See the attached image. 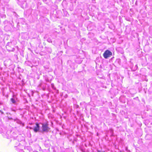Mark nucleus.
I'll use <instances>...</instances> for the list:
<instances>
[{"label": "nucleus", "mask_w": 152, "mask_h": 152, "mask_svg": "<svg viewBox=\"0 0 152 152\" xmlns=\"http://www.w3.org/2000/svg\"><path fill=\"white\" fill-rule=\"evenodd\" d=\"M28 128H29L30 129H33L34 131L35 132H37L39 130V124L37 123H36L33 126V127H28Z\"/></svg>", "instance_id": "nucleus-1"}, {"label": "nucleus", "mask_w": 152, "mask_h": 152, "mask_svg": "<svg viewBox=\"0 0 152 152\" xmlns=\"http://www.w3.org/2000/svg\"><path fill=\"white\" fill-rule=\"evenodd\" d=\"M42 130L43 132H47L50 129V128L48 127L47 124H42Z\"/></svg>", "instance_id": "nucleus-2"}, {"label": "nucleus", "mask_w": 152, "mask_h": 152, "mask_svg": "<svg viewBox=\"0 0 152 152\" xmlns=\"http://www.w3.org/2000/svg\"><path fill=\"white\" fill-rule=\"evenodd\" d=\"M112 53L110 51L107 50H106L103 54V56L105 58H107L112 55Z\"/></svg>", "instance_id": "nucleus-3"}, {"label": "nucleus", "mask_w": 152, "mask_h": 152, "mask_svg": "<svg viewBox=\"0 0 152 152\" xmlns=\"http://www.w3.org/2000/svg\"><path fill=\"white\" fill-rule=\"evenodd\" d=\"M11 101H12V102L13 103H15V100L13 99V98H12L11 99Z\"/></svg>", "instance_id": "nucleus-4"}, {"label": "nucleus", "mask_w": 152, "mask_h": 152, "mask_svg": "<svg viewBox=\"0 0 152 152\" xmlns=\"http://www.w3.org/2000/svg\"><path fill=\"white\" fill-rule=\"evenodd\" d=\"M76 106H77V107H78V105H77Z\"/></svg>", "instance_id": "nucleus-5"}, {"label": "nucleus", "mask_w": 152, "mask_h": 152, "mask_svg": "<svg viewBox=\"0 0 152 152\" xmlns=\"http://www.w3.org/2000/svg\"><path fill=\"white\" fill-rule=\"evenodd\" d=\"M98 152H100V151H98Z\"/></svg>", "instance_id": "nucleus-6"}]
</instances>
